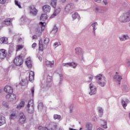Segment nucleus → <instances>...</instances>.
I'll return each instance as SVG.
<instances>
[{
    "instance_id": "nucleus-60",
    "label": "nucleus",
    "mask_w": 130,
    "mask_h": 130,
    "mask_svg": "<svg viewBox=\"0 0 130 130\" xmlns=\"http://www.w3.org/2000/svg\"><path fill=\"white\" fill-rule=\"evenodd\" d=\"M44 129V128L42 126L39 127V130H43Z\"/></svg>"
},
{
    "instance_id": "nucleus-62",
    "label": "nucleus",
    "mask_w": 130,
    "mask_h": 130,
    "mask_svg": "<svg viewBox=\"0 0 130 130\" xmlns=\"http://www.w3.org/2000/svg\"><path fill=\"white\" fill-rule=\"evenodd\" d=\"M39 59L41 61V60H42V58L41 57H39Z\"/></svg>"
},
{
    "instance_id": "nucleus-23",
    "label": "nucleus",
    "mask_w": 130,
    "mask_h": 130,
    "mask_svg": "<svg viewBox=\"0 0 130 130\" xmlns=\"http://www.w3.org/2000/svg\"><path fill=\"white\" fill-rule=\"evenodd\" d=\"M92 28V32L95 33V31L97 30V27L98 26V23L97 22H93L91 25Z\"/></svg>"
},
{
    "instance_id": "nucleus-5",
    "label": "nucleus",
    "mask_w": 130,
    "mask_h": 130,
    "mask_svg": "<svg viewBox=\"0 0 130 130\" xmlns=\"http://www.w3.org/2000/svg\"><path fill=\"white\" fill-rule=\"evenodd\" d=\"M44 45L42 43V40H40L39 41V50L40 51H43L44 49H45L47 48V45L48 44V43H49V39L48 38H46L44 40Z\"/></svg>"
},
{
    "instance_id": "nucleus-45",
    "label": "nucleus",
    "mask_w": 130,
    "mask_h": 130,
    "mask_svg": "<svg viewBox=\"0 0 130 130\" xmlns=\"http://www.w3.org/2000/svg\"><path fill=\"white\" fill-rule=\"evenodd\" d=\"M62 66H63V67H66V68H69V67H71V62L63 63Z\"/></svg>"
},
{
    "instance_id": "nucleus-59",
    "label": "nucleus",
    "mask_w": 130,
    "mask_h": 130,
    "mask_svg": "<svg viewBox=\"0 0 130 130\" xmlns=\"http://www.w3.org/2000/svg\"><path fill=\"white\" fill-rule=\"evenodd\" d=\"M32 39H37V36L36 35H34L32 36Z\"/></svg>"
},
{
    "instance_id": "nucleus-52",
    "label": "nucleus",
    "mask_w": 130,
    "mask_h": 130,
    "mask_svg": "<svg viewBox=\"0 0 130 130\" xmlns=\"http://www.w3.org/2000/svg\"><path fill=\"white\" fill-rule=\"evenodd\" d=\"M126 64L127 67H130V60H127L126 61Z\"/></svg>"
},
{
    "instance_id": "nucleus-63",
    "label": "nucleus",
    "mask_w": 130,
    "mask_h": 130,
    "mask_svg": "<svg viewBox=\"0 0 130 130\" xmlns=\"http://www.w3.org/2000/svg\"><path fill=\"white\" fill-rule=\"evenodd\" d=\"M19 41H21L22 38H20L18 39Z\"/></svg>"
},
{
    "instance_id": "nucleus-56",
    "label": "nucleus",
    "mask_w": 130,
    "mask_h": 130,
    "mask_svg": "<svg viewBox=\"0 0 130 130\" xmlns=\"http://www.w3.org/2000/svg\"><path fill=\"white\" fill-rule=\"evenodd\" d=\"M22 108L20 105H18L17 107L16 108L17 109L20 110Z\"/></svg>"
},
{
    "instance_id": "nucleus-37",
    "label": "nucleus",
    "mask_w": 130,
    "mask_h": 130,
    "mask_svg": "<svg viewBox=\"0 0 130 130\" xmlns=\"http://www.w3.org/2000/svg\"><path fill=\"white\" fill-rule=\"evenodd\" d=\"M21 84L22 86L27 85V84H28V81H27V79H22L21 80Z\"/></svg>"
},
{
    "instance_id": "nucleus-61",
    "label": "nucleus",
    "mask_w": 130,
    "mask_h": 130,
    "mask_svg": "<svg viewBox=\"0 0 130 130\" xmlns=\"http://www.w3.org/2000/svg\"><path fill=\"white\" fill-rule=\"evenodd\" d=\"M60 2L61 3H64L65 2H67V0H60Z\"/></svg>"
},
{
    "instance_id": "nucleus-32",
    "label": "nucleus",
    "mask_w": 130,
    "mask_h": 130,
    "mask_svg": "<svg viewBox=\"0 0 130 130\" xmlns=\"http://www.w3.org/2000/svg\"><path fill=\"white\" fill-rule=\"evenodd\" d=\"M48 18V17L47 16V15L46 14H42L41 16L40 19L42 21H45V20H46Z\"/></svg>"
},
{
    "instance_id": "nucleus-33",
    "label": "nucleus",
    "mask_w": 130,
    "mask_h": 130,
    "mask_svg": "<svg viewBox=\"0 0 130 130\" xmlns=\"http://www.w3.org/2000/svg\"><path fill=\"white\" fill-rule=\"evenodd\" d=\"M57 31H58L57 27H56V26H54L51 33L52 34H56V33L57 32Z\"/></svg>"
},
{
    "instance_id": "nucleus-47",
    "label": "nucleus",
    "mask_w": 130,
    "mask_h": 130,
    "mask_svg": "<svg viewBox=\"0 0 130 130\" xmlns=\"http://www.w3.org/2000/svg\"><path fill=\"white\" fill-rule=\"evenodd\" d=\"M19 105L21 107H24V106H25V102L24 101H21L20 102V103L19 104Z\"/></svg>"
},
{
    "instance_id": "nucleus-7",
    "label": "nucleus",
    "mask_w": 130,
    "mask_h": 130,
    "mask_svg": "<svg viewBox=\"0 0 130 130\" xmlns=\"http://www.w3.org/2000/svg\"><path fill=\"white\" fill-rule=\"evenodd\" d=\"M89 89L90 90V92H89V94L90 95V96H92V95H95L96 93H97V88L92 83L90 84Z\"/></svg>"
},
{
    "instance_id": "nucleus-17",
    "label": "nucleus",
    "mask_w": 130,
    "mask_h": 130,
    "mask_svg": "<svg viewBox=\"0 0 130 130\" xmlns=\"http://www.w3.org/2000/svg\"><path fill=\"white\" fill-rule=\"evenodd\" d=\"M128 103H129V100L127 99H125L121 100L122 106L123 107L124 109H125V107L127 106V104H128Z\"/></svg>"
},
{
    "instance_id": "nucleus-40",
    "label": "nucleus",
    "mask_w": 130,
    "mask_h": 130,
    "mask_svg": "<svg viewBox=\"0 0 130 130\" xmlns=\"http://www.w3.org/2000/svg\"><path fill=\"white\" fill-rule=\"evenodd\" d=\"M98 111L99 113H100V115L101 116H102V115L103 114V109L101 107L98 108Z\"/></svg>"
},
{
    "instance_id": "nucleus-29",
    "label": "nucleus",
    "mask_w": 130,
    "mask_h": 130,
    "mask_svg": "<svg viewBox=\"0 0 130 130\" xmlns=\"http://www.w3.org/2000/svg\"><path fill=\"white\" fill-rule=\"evenodd\" d=\"M57 124L56 123H53L50 126L49 130H57Z\"/></svg>"
},
{
    "instance_id": "nucleus-41",
    "label": "nucleus",
    "mask_w": 130,
    "mask_h": 130,
    "mask_svg": "<svg viewBox=\"0 0 130 130\" xmlns=\"http://www.w3.org/2000/svg\"><path fill=\"white\" fill-rule=\"evenodd\" d=\"M58 77L59 79V84H61V82H62V79H63V77L62 76V74H58Z\"/></svg>"
},
{
    "instance_id": "nucleus-28",
    "label": "nucleus",
    "mask_w": 130,
    "mask_h": 130,
    "mask_svg": "<svg viewBox=\"0 0 130 130\" xmlns=\"http://www.w3.org/2000/svg\"><path fill=\"white\" fill-rule=\"evenodd\" d=\"M101 127H103V128H107V121L105 120H102L101 123Z\"/></svg>"
},
{
    "instance_id": "nucleus-19",
    "label": "nucleus",
    "mask_w": 130,
    "mask_h": 130,
    "mask_svg": "<svg viewBox=\"0 0 130 130\" xmlns=\"http://www.w3.org/2000/svg\"><path fill=\"white\" fill-rule=\"evenodd\" d=\"M25 63L27 67V68H31L32 67V60H31V58L30 57H28L26 59Z\"/></svg>"
},
{
    "instance_id": "nucleus-55",
    "label": "nucleus",
    "mask_w": 130,
    "mask_h": 130,
    "mask_svg": "<svg viewBox=\"0 0 130 130\" xmlns=\"http://www.w3.org/2000/svg\"><path fill=\"white\" fill-rule=\"evenodd\" d=\"M36 45H37V44L34 43L31 46L32 48H35V47H36Z\"/></svg>"
},
{
    "instance_id": "nucleus-36",
    "label": "nucleus",
    "mask_w": 130,
    "mask_h": 130,
    "mask_svg": "<svg viewBox=\"0 0 130 130\" xmlns=\"http://www.w3.org/2000/svg\"><path fill=\"white\" fill-rule=\"evenodd\" d=\"M24 46L23 45H18L16 46V51H20L21 49H23Z\"/></svg>"
},
{
    "instance_id": "nucleus-49",
    "label": "nucleus",
    "mask_w": 130,
    "mask_h": 130,
    "mask_svg": "<svg viewBox=\"0 0 130 130\" xmlns=\"http://www.w3.org/2000/svg\"><path fill=\"white\" fill-rule=\"evenodd\" d=\"M52 79V77H51V76H47V80L49 82H51Z\"/></svg>"
},
{
    "instance_id": "nucleus-16",
    "label": "nucleus",
    "mask_w": 130,
    "mask_h": 130,
    "mask_svg": "<svg viewBox=\"0 0 130 130\" xmlns=\"http://www.w3.org/2000/svg\"><path fill=\"white\" fill-rule=\"evenodd\" d=\"M50 10H51V7L49 5H44L43 7V12L45 14H47V13H50Z\"/></svg>"
},
{
    "instance_id": "nucleus-51",
    "label": "nucleus",
    "mask_w": 130,
    "mask_h": 130,
    "mask_svg": "<svg viewBox=\"0 0 130 130\" xmlns=\"http://www.w3.org/2000/svg\"><path fill=\"white\" fill-rule=\"evenodd\" d=\"M103 3L105 5V6H107V5L108 4V2H107V0H103Z\"/></svg>"
},
{
    "instance_id": "nucleus-18",
    "label": "nucleus",
    "mask_w": 130,
    "mask_h": 130,
    "mask_svg": "<svg viewBox=\"0 0 130 130\" xmlns=\"http://www.w3.org/2000/svg\"><path fill=\"white\" fill-rule=\"evenodd\" d=\"M118 39L120 41H125V40L129 39V37L126 35H122L121 36H119Z\"/></svg>"
},
{
    "instance_id": "nucleus-54",
    "label": "nucleus",
    "mask_w": 130,
    "mask_h": 130,
    "mask_svg": "<svg viewBox=\"0 0 130 130\" xmlns=\"http://www.w3.org/2000/svg\"><path fill=\"white\" fill-rule=\"evenodd\" d=\"M91 118L93 121H96V120H97V118L95 115H93Z\"/></svg>"
},
{
    "instance_id": "nucleus-38",
    "label": "nucleus",
    "mask_w": 130,
    "mask_h": 130,
    "mask_svg": "<svg viewBox=\"0 0 130 130\" xmlns=\"http://www.w3.org/2000/svg\"><path fill=\"white\" fill-rule=\"evenodd\" d=\"M38 108L39 110H42L43 109V104L40 103L38 105Z\"/></svg>"
},
{
    "instance_id": "nucleus-8",
    "label": "nucleus",
    "mask_w": 130,
    "mask_h": 130,
    "mask_svg": "<svg viewBox=\"0 0 130 130\" xmlns=\"http://www.w3.org/2000/svg\"><path fill=\"white\" fill-rule=\"evenodd\" d=\"M14 63L18 67L23 64V58L20 56L16 57L14 60Z\"/></svg>"
},
{
    "instance_id": "nucleus-57",
    "label": "nucleus",
    "mask_w": 130,
    "mask_h": 130,
    "mask_svg": "<svg viewBox=\"0 0 130 130\" xmlns=\"http://www.w3.org/2000/svg\"><path fill=\"white\" fill-rule=\"evenodd\" d=\"M35 91V89H34V88H31V93L32 94V95H34V92Z\"/></svg>"
},
{
    "instance_id": "nucleus-1",
    "label": "nucleus",
    "mask_w": 130,
    "mask_h": 130,
    "mask_svg": "<svg viewBox=\"0 0 130 130\" xmlns=\"http://www.w3.org/2000/svg\"><path fill=\"white\" fill-rule=\"evenodd\" d=\"M120 23H127L130 21V11L122 14L118 18Z\"/></svg>"
},
{
    "instance_id": "nucleus-48",
    "label": "nucleus",
    "mask_w": 130,
    "mask_h": 130,
    "mask_svg": "<svg viewBox=\"0 0 130 130\" xmlns=\"http://www.w3.org/2000/svg\"><path fill=\"white\" fill-rule=\"evenodd\" d=\"M15 5L18 7L19 9H21V4L18 1H15Z\"/></svg>"
},
{
    "instance_id": "nucleus-3",
    "label": "nucleus",
    "mask_w": 130,
    "mask_h": 130,
    "mask_svg": "<svg viewBox=\"0 0 130 130\" xmlns=\"http://www.w3.org/2000/svg\"><path fill=\"white\" fill-rule=\"evenodd\" d=\"M25 109L30 114H32V113H34V102L32 100H30L25 108Z\"/></svg>"
},
{
    "instance_id": "nucleus-14",
    "label": "nucleus",
    "mask_w": 130,
    "mask_h": 130,
    "mask_svg": "<svg viewBox=\"0 0 130 130\" xmlns=\"http://www.w3.org/2000/svg\"><path fill=\"white\" fill-rule=\"evenodd\" d=\"M7 57V50L6 49H0V59H4Z\"/></svg>"
},
{
    "instance_id": "nucleus-53",
    "label": "nucleus",
    "mask_w": 130,
    "mask_h": 130,
    "mask_svg": "<svg viewBox=\"0 0 130 130\" xmlns=\"http://www.w3.org/2000/svg\"><path fill=\"white\" fill-rule=\"evenodd\" d=\"M7 0H0V4L4 5V4H5Z\"/></svg>"
},
{
    "instance_id": "nucleus-44",
    "label": "nucleus",
    "mask_w": 130,
    "mask_h": 130,
    "mask_svg": "<svg viewBox=\"0 0 130 130\" xmlns=\"http://www.w3.org/2000/svg\"><path fill=\"white\" fill-rule=\"evenodd\" d=\"M54 119H58L59 120L60 119V118H61V116L60 115H54Z\"/></svg>"
},
{
    "instance_id": "nucleus-30",
    "label": "nucleus",
    "mask_w": 130,
    "mask_h": 130,
    "mask_svg": "<svg viewBox=\"0 0 130 130\" xmlns=\"http://www.w3.org/2000/svg\"><path fill=\"white\" fill-rule=\"evenodd\" d=\"M0 43H1V44L3 43L7 44L8 43V38L4 37L1 38L0 39Z\"/></svg>"
},
{
    "instance_id": "nucleus-64",
    "label": "nucleus",
    "mask_w": 130,
    "mask_h": 130,
    "mask_svg": "<svg viewBox=\"0 0 130 130\" xmlns=\"http://www.w3.org/2000/svg\"><path fill=\"white\" fill-rule=\"evenodd\" d=\"M44 129H45V130H48V129L47 127H45V128H44Z\"/></svg>"
},
{
    "instance_id": "nucleus-13",
    "label": "nucleus",
    "mask_w": 130,
    "mask_h": 130,
    "mask_svg": "<svg viewBox=\"0 0 130 130\" xmlns=\"http://www.w3.org/2000/svg\"><path fill=\"white\" fill-rule=\"evenodd\" d=\"M55 9L54 10L53 14L50 17L51 19L54 18V17H56V16H57V15H58V14L60 13V11H61L60 7H55Z\"/></svg>"
},
{
    "instance_id": "nucleus-2",
    "label": "nucleus",
    "mask_w": 130,
    "mask_h": 130,
    "mask_svg": "<svg viewBox=\"0 0 130 130\" xmlns=\"http://www.w3.org/2000/svg\"><path fill=\"white\" fill-rule=\"evenodd\" d=\"M97 83L101 87H104L106 85V78L102 74H98L95 77Z\"/></svg>"
},
{
    "instance_id": "nucleus-25",
    "label": "nucleus",
    "mask_w": 130,
    "mask_h": 130,
    "mask_svg": "<svg viewBox=\"0 0 130 130\" xmlns=\"http://www.w3.org/2000/svg\"><path fill=\"white\" fill-rule=\"evenodd\" d=\"M34 72L30 71L29 73V81L30 82H33V80H34Z\"/></svg>"
},
{
    "instance_id": "nucleus-39",
    "label": "nucleus",
    "mask_w": 130,
    "mask_h": 130,
    "mask_svg": "<svg viewBox=\"0 0 130 130\" xmlns=\"http://www.w3.org/2000/svg\"><path fill=\"white\" fill-rule=\"evenodd\" d=\"M61 45L60 42H56L54 44L53 46L55 48H56V47H58V46H60Z\"/></svg>"
},
{
    "instance_id": "nucleus-11",
    "label": "nucleus",
    "mask_w": 130,
    "mask_h": 130,
    "mask_svg": "<svg viewBox=\"0 0 130 130\" xmlns=\"http://www.w3.org/2000/svg\"><path fill=\"white\" fill-rule=\"evenodd\" d=\"M113 80L115 82H120L122 80V76L120 73L116 72L115 75L114 76Z\"/></svg>"
},
{
    "instance_id": "nucleus-6",
    "label": "nucleus",
    "mask_w": 130,
    "mask_h": 130,
    "mask_svg": "<svg viewBox=\"0 0 130 130\" xmlns=\"http://www.w3.org/2000/svg\"><path fill=\"white\" fill-rule=\"evenodd\" d=\"M75 54L78 57H80L82 59H84V51L81 48H76L75 49Z\"/></svg>"
},
{
    "instance_id": "nucleus-10",
    "label": "nucleus",
    "mask_w": 130,
    "mask_h": 130,
    "mask_svg": "<svg viewBox=\"0 0 130 130\" xmlns=\"http://www.w3.org/2000/svg\"><path fill=\"white\" fill-rule=\"evenodd\" d=\"M4 92H5V93H7V95L13 94V87H12V86L10 85L6 86L4 88Z\"/></svg>"
},
{
    "instance_id": "nucleus-43",
    "label": "nucleus",
    "mask_w": 130,
    "mask_h": 130,
    "mask_svg": "<svg viewBox=\"0 0 130 130\" xmlns=\"http://www.w3.org/2000/svg\"><path fill=\"white\" fill-rule=\"evenodd\" d=\"M77 66H78V64L75 62H70V67H72L73 69H76V68H77Z\"/></svg>"
},
{
    "instance_id": "nucleus-20",
    "label": "nucleus",
    "mask_w": 130,
    "mask_h": 130,
    "mask_svg": "<svg viewBox=\"0 0 130 130\" xmlns=\"http://www.w3.org/2000/svg\"><path fill=\"white\" fill-rule=\"evenodd\" d=\"M72 18L73 20H76V19H77L78 21H80L81 20V16H80V15H79V13L78 12H75L73 13L72 15Z\"/></svg>"
},
{
    "instance_id": "nucleus-12",
    "label": "nucleus",
    "mask_w": 130,
    "mask_h": 130,
    "mask_svg": "<svg viewBox=\"0 0 130 130\" xmlns=\"http://www.w3.org/2000/svg\"><path fill=\"white\" fill-rule=\"evenodd\" d=\"M44 63L46 67H48V68H53L54 66V60L49 61L48 60L45 59Z\"/></svg>"
},
{
    "instance_id": "nucleus-46",
    "label": "nucleus",
    "mask_w": 130,
    "mask_h": 130,
    "mask_svg": "<svg viewBox=\"0 0 130 130\" xmlns=\"http://www.w3.org/2000/svg\"><path fill=\"white\" fill-rule=\"evenodd\" d=\"M13 52H14V49H11V48H9L8 51V54L9 55H11V54H13Z\"/></svg>"
},
{
    "instance_id": "nucleus-58",
    "label": "nucleus",
    "mask_w": 130,
    "mask_h": 130,
    "mask_svg": "<svg viewBox=\"0 0 130 130\" xmlns=\"http://www.w3.org/2000/svg\"><path fill=\"white\" fill-rule=\"evenodd\" d=\"M95 3H98V4H100L101 3V0H94Z\"/></svg>"
},
{
    "instance_id": "nucleus-22",
    "label": "nucleus",
    "mask_w": 130,
    "mask_h": 130,
    "mask_svg": "<svg viewBox=\"0 0 130 130\" xmlns=\"http://www.w3.org/2000/svg\"><path fill=\"white\" fill-rule=\"evenodd\" d=\"M38 11L34 7L30 8V13L33 16H36L37 15Z\"/></svg>"
},
{
    "instance_id": "nucleus-15",
    "label": "nucleus",
    "mask_w": 130,
    "mask_h": 130,
    "mask_svg": "<svg viewBox=\"0 0 130 130\" xmlns=\"http://www.w3.org/2000/svg\"><path fill=\"white\" fill-rule=\"evenodd\" d=\"M25 121H26V117L23 113H20L19 114V122H20L21 124L23 123H25Z\"/></svg>"
},
{
    "instance_id": "nucleus-31",
    "label": "nucleus",
    "mask_w": 130,
    "mask_h": 130,
    "mask_svg": "<svg viewBox=\"0 0 130 130\" xmlns=\"http://www.w3.org/2000/svg\"><path fill=\"white\" fill-rule=\"evenodd\" d=\"M11 23H12V21L10 18L5 19L4 21V24H5V25H10Z\"/></svg>"
},
{
    "instance_id": "nucleus-27",
    "label": "nucleus",
    "mask_w": 130,
    "mask_h": 130,
    "mask_svg": "<svg viewBox=\"0 0 130 130\" xmlns=\"http://www.w3.org/2000/svg\"><path fill=\"white\" fill-rule=\"evenodd\" d=\"M6 123V118L4 116H0V126Z\"/></svg>"
},
{
    "instance_id": "nucleus-34",
    "label": "nucleus",
    "mask_w": 130,
    "mask_h": 130,
    "mask_svg": "<svg viewBox=\"0 0 130 130\" xmlns=\"http://www.w3.org/2000/svg\"><path fill=\"white\" fill-rule=\"evenodd\" d=\"M122 89L123 91H124L125 92H128L129 91V87L127 85H123Z\"/></svg>"
},
{
    "instance_id": "nucleus-4",
    "label": "nucleus",
    "mask_w": 130,
    "mask_h": 130,
    "mask_svg": "<svg viewBox=\"0 0 130 130\" xmlns=\"http://www.w3.org/2000/svg\"><path fill=\"white\" fill-rule=\"evenodd\" d=\"M45 25H46L45 22H40L39 23V27L37 28L36 30V33L38 37H40V36L42 35V31L44 30Z\"/></svg>"
},
{
    "instance_id": "nucleus-50",
    "label": "nucleus",
    "mask_w": 130,
    "mask_h": 130,
    "mask_svg": "<svg viewBox=\"0 0 130 130\" xmlns=\"http://www.w3.org/2000/svg\"><path fill=\"white\" fill-rule=\"evenodd\" d=\"M89 81L91 82L93 80V75H89L88 76Z\"/></svg>"
},
{
    "instance_id": "nucleus-26",
    "label": "nucleus",
    "mask_w": 130,
    "mask_h": 130,
    "mask_svg": "<svg viewBox=\"0 0 130 130\" xmlns=\"http://www.w3.org/2000/svg\"><path fill=\"white\" fill-rule=\"evenodd\" d=\"M50 4L52 8L55 9L56 5H57V0H51Z\"/></svg>"
},
{
    "instance_id": "nucleus-42",
    "label": "nucleus",
    "mask_w": 130,
    "mask_h": 130,
    "mask_svg": "<svg viewBox=\"0 0 130 130\" xmlns=\"http://www.w3.org/2000/svg\"><path fill=\"white\" fill-rule=\"evenodd\" d=\"M17 118V115L16 113H12L10 115V119H15V118Z\"/></svg>"
},
{
    "instance_id": "nucleus-24",
    "label": "nucleus",
    "mask_w": 130,
    "mask_h": 130,
    "mask_svg": "<svg viewBox=\"0 0 130 130\" xmlns=\"http://www.w3.org/2000/svg\"><path fill=\"white\" fill-rule=\"evenodd\" d=\"M93 128V124L91 123H87L85 125V130H92Z\"/></svg>"
},
{
    "instance_id": "nucleus-35",
    "label": "nucleus",
    "mask_w": 130,
    "mask_h": 130,
    "mask_svg": "<svg viewBox=\"0 0 130 130\" xmlns=\"http://www.w3.org/2000/svg\"><path fill=\"white\" fill-rule=\"evenodd\" d=\"M2 105L4 106V107H5V108H7V109H9L10 108V107L9 106V104L7 102H3L2 103Z\"/></svg>"
},
{
    "instance_id": "nucleus-9",
    "label": "nucleus",
    "mask_w": 130,
    "mask_h": 130,
    "mask_svg": "<svg viewBox=\"0 0 130 130\" xmlns=\"http://www.w3.org/2000/svg\"><path fill=\"white\" fill-rule=\"evenodd\" d=\"M6 98L8 100L9 102H15L16 99H17V96L16 95L11 93L10 94H7L6 96Z\"/></svg>"
},
{
    "instance_id": "nucleus-21",
    "label": "nucleus",
    "mask_w": 130,
    "mask_h": 130,
    "mask_svg": "<svg viewBox=\"0 0 130 130\" xmlns=\"http://www.w3.org/2000/svg\"><path fill=\"white\" fill-rule=\"evenodd\" d=\"M74 7L73 5L71 4L68 5L65 8V13H67L68 14L72 11V9H73Z\"/></svg>"
}]
</instances>
